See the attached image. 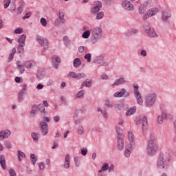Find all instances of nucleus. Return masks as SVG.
I'll return each mask as SVG.
<instances>
[{"label":"nucleus","instance_id":"23","mask_svg":"<svg viewBox=\"0 0 176 176\" xmlns=\"http://www.w3.org/2000/svg\"><path fill=\"white\" fill-rule=\"evenodd\" d=\"M25 67L30 69L31 68H34L35 67V62L34 60H29L25 63Z\"/></svg>","mask_w":176,"mask_h":176},{"label":"nucleus","instance_id":"7","mask_svg":"<svg viewBox=\"0 0 176 176\" xmlns=\"http://www.w3.org/2000/svg\"><path fill=\"white\" fill-rule=\"evenodd\" d=\"M127 140L128 143H126V145H129L131 146H135V136H134V133H133V131H128Z\"/></svg>","mask_w":176,"mask_h":176},{"label":"nucleus","instance_id":"8","mask_svg":"<svg viewBox=\"0 0 176 176\" xmlns=\"http://www.w3.org/2000/svg\"><path fill=\"white\" fill-rule=\"evenodd\" d=\"M144 30L147 34V35H148V36H151V38H157V34H156L155 30H153V28H151L149 25H144Z\"/></svg>","mask_w":176,"mask_h":176},{"label":"nucleus","instance_id":"22","mask_svg":"<svg viewBox=\"0 0 176 176\" xmlns=\"http://www.w3.org/2000/svg\"><path fill=\"white\" fill-rule=\"evenodd\" d=\"M69 162H71V157H69V155H66L65 158V162L63 164V166L65 168H69Z\"/></svg>","mask_w":176,"mask_h":176},{"label":"nucleus","instance_id":"63","mask_svg":"<svg viewBox=\"0 0 176 176\" xmlns=\"http://www.w3.org/2000/svg\"><path fill=\"white\" fill-rule=\"evenodd\" d=\"M54 122H55L56 123L60 122V116H55L54 117Z\"/></svg>","mask_w":176,"mask_h":176},{"label":"nucleus","instance_id":"41","mask_svg":"<svg viewBox=\"0 0 176 176\" xmlns=\"http://www.w3.org/2000/svg\"><path fill=\"white\" fill-rule=\"evenodd\" d=\"M84 58L87 60V63H91V54L88 53L85 54V56H84Z\"/></svg>","mask_w":176,"mask_h":176},{"label":"nucleus","instance_id":"12","mask_svg":"<svg viewBox=\"0 0 176 176\" xmlns=\"http://www.w3.org/2000/svg\"><path fill=\"white\" fill-rule=\"evenodd\" d=\"M130 96V94L129 92L126 91V89L123 88L121 91H117L113 94V97H116V98L119 97H129Z\"/></svg>","mask_w":176,"mask_h":176},{"label":"nucleus","instance_id":"40","mask_svg":"<svg viewBox=\"0 0 176 176\" xmlns=\"http://www.w3.org/2000/svg\"><path fill=\"white\" fill-rule=\"evenodd\" d=\"M24 157H25V155L24 154V153L21 152V151H18V159L19 161L23 160V159H24Z\"/></svg>","mask_w":176,"mask_h":176},{"label":"nucleus","instance_id":"59","mask_svg":"<svg viewBox=\"0 0 176 176\" xmlns=\"http://www.w3.org/2000/svg\"><path fill=\"white\" fill-rule=\"evenodd\" d=\"M5 146L6 149H12V143L7 142L5 143Z\"/></svg>","mask_w":176,"mask_h":176},{"label":"nucleus","instance_id":"32","mask_svg":"<svg viewBox=\"0 0 176 176\" xmlns=\"http://www.w3.org/2000/svg\"><path fill=\"white\" fill-rule=\"evenodd\" d=\"M30 159H31L32 164L33 166H35V163H36V160H38V157H36V155H35L34 154H31Z\"/></svg>","mask_w":176,"mask_h":176},{"label":"nucleus","instance_id":"13","mask_svg":"<svg viewBox=\"0 0 176 176\" xmlns=\"http://www.w3.org/2000/svg\"><path fill=\"white\" fill-rule=\"evenodd\" d=\"M157 12H159V10H157V8L151 9L147 12L146 14L144 15V20H146V19L152 17V16H155V14H157Z\"/></svg>","mask_w":176,"mask_h":176},{"label":"nucleus","instance_id":"15","mask_svg":"<svg viewBox=\"0 0 176 176\" xmlns=\"http://www.w3.org/2000/svg\"><path fill=\"white\" fill-rule=\"evenodd\" d=\"M40 127H41V133L43 134V135H46V134H47V131L49 130V128L47 127V123L41 121L40 122Z\"/></svg>","mask_w":176,"mask_h":176},{"label":"nucleus","instance_id":"4","mask_svg":"<svg viewBox=\"0 0 176 176\" xmlns=\"http://www.w3.org/2000/svg\"><path fill=\"white\" fill-rule=\"evenodd\" d=\"M135 123L139 126H142L143 131L146 129V127L148 126V120H146V117L142 116H140L136 118Z\"/></svg>","mask_w":176,"mask_h":176},{"label":"nucleus","instance_id":"45","mask_svg":"<svg viewBox=\"0 0 176 176\" xmlns=\"http://www.w3.org/2000/svg\"><path fill=\"white\" fill-rule=\"evenodd\" d=\"M3 5L4 9H8V8H9V6L10 5V0H4Z\"/></svg>","mask_w":176,"mask_h":176},{"label":"nucleus","instance_id":"38","mask_svg":"<svg viewBox=\"0 0 176 176\" xmlns=\"http://www.w3.org/2000/svg\"><path fill=\"white\" fill-rule=\"evenodd\" d=\"M146 10V7L145 6V5H140V8H139V13L140 14H142L143 13L145 12V11Z\"/></svg>","mask_w":176,"mask_h":176},{"label":"nucleus","instance_id":"26","mask_svg":"<svg viewBox=\"0 0 176 176\" xmlns=\"http://www.w3.org/2000/svg\"><path fill=\"white\" fill-rule=\"evenodd\" d=\"M25 35L23 34L20 36V38L18 39V43L19 45H25V39H26Z\"/></svg>","mask_w":176,"mask_h":176},{"label":"nucleus","instance_id":"5","mask_svg":"<svg viewBox=\"0 0 176 176\" xmlns=\"http://www.w3.org/2000/svg\"><path fill=\"white\" fill-rule=\"evenodd\" d=\"M155 101H156V94L155 93L148 94L145 98L146 106L148 108H151L155 104Z\"/></svg>","mask_w":176,"mask_h":176},{"label":"nucleus","instance_id":"39","mask_svg":"<svg viewBox=\"0 0 176 176\" xmlns=\"http://www.w3.org/2000/svg\"><path fill=\"white\" fill-rule=\"evenodd\" d=\"M14 54H16V48H13L12 50V52L10 54V56L8 58L9 61H12V60H13V57H14Z\"/></svg>","mask_w":176,"mask_h":176},{"label":"nucleus","instance_id":"28","mask_svg":"<svg viewBox=\"0 0 176 176\" xmlns=\"http://www.w3.org/2000/svg\"><path fill=\"white\" fill-rule=\"evenodd\" d=\"M164 119L166 120H173L174 116L170 113H164Z\"/></svg>","mask_w":176,"mask_h":176},{"label":"nucleus","instance_id":"48","mask_svg":"<svg viewBox=\"0 0 176 176\" xmlns=\"http://www.w3.org/2000/svg\"><path fill=\"white\" fill-rule=\"evenodd\" d=\"M23 96H24V91H21L18 95L19 101H23Z\"/></svg>","mask_w":176,"mask_h":176},{"label":"nucleus","instance_id":"29","mask_svg":"<svg viewBox=\"0 0 176 176\" xmlns=\"http://www.w3.org/2000/svg\"><path fill=\"white\" fill-rule=\"evenodd\" d=\"M38 108H39V106L34 105L32 108V110L30 111V116H35L36 113V111H38Z\"/></svg>","mask_w":176,"mask_h":176},{"label":"nucleus","instance_id":"30","mask_svg":"<svg viewBox=\"0 0 176 176\" xmlns=\"http://www.w3.org/2000/svg\"><path fill=\"white\" fill-rule=\"evenodd\" d=\"M0 164L3 170L6 168V161L5 160V157L1 156L0 157Z\"/></svg>","mask_w":176,"mask_h":176},{"label":"nucleus","instance_id":"33","mask_svg":"<svg viewBox=\"0 0 176 176\" xmlns=\"http://www.w3.org/2000/svg\"><path fill=\"white\" fill-rule=\"evenodd\" d=\"M108 168H109V166L108 165V164L104 163L102 166L101 169L98 170V173H104V171H107Z\"/></svg>","mask_w":176,"mask_h":176},{"label":"nucleus","instance_id":"62","mask_svg":"<svg viewBox=\"0 0 176 176\" xmlns=\"http://www.w3.org/2000/svg\"><path fill=\"white\" fill-rule=\"evenodd\" d=\"M85 47H83V46H80L78 47V52L79 53H85Z\"/></svg>","mask_w":176,"mask_h":176},{"label":"nucleus","instance_id":"60","mask_svg":"<svg viewBox=\"0 0 176 176\" xmlns=\"http://www.w3.org/2000/svg\"><path fill=\"white\" fill-rule=\"evenodd\" d=\"M81 155L82 156H86L87 155V148H82L81 149Z\"/></svg>","mask_w":176,"mask_h":176},{"label":"nucleus","instance_id":"50","mask_svg":"<svg viewBox=\"0 0 176 176\" xmlns=\"http://www.w3.org/2000/svg\"><path fill=\"white\" fill-rule=\"evenodd\" d=\"M77 74L74 72H70L68 74V76H69L70 78H77Z\"/></svg>","mask_w":176,"mask_h":176},{"label":"nucleus","instance_id":"57","mask_svg":"<svg viewBox=\"0 0 176 176\" xmlns=\"http://www.w3.org/2000/svg\"><path fill=\"white\" fill-rule=\"evenodd\" d=\"M122 108H123V104L120 103V104H116V109L117 111H120V109H122Z\"/></svg>","mask_w":176,"mask_h":176},{"label":"nucleus","instance_id":"10","mask_svg":"<svg viewBox=\"0 0 176 176\" xmlns=\"http://www.w3.org/2000/svg\"><path fill=\"white\" fill-rule=\"evenodd\" d=\"M36 41L38 43H39V45H41L44 47V49H47L49 42L47 41L46 38H43L41 36H37Z\"/></svg>","mask_w":176,"mask_h":176},{"label":"nucleus","instance_id":"17","mask_svg":"<svg viewBox=\"0 0 176 176\" xmlns=\"http://www.w3.org/2000/svg\"><path fill=\"white\" fill-rule=\"evenodd\" d=\"M10 134H12V132L10 130H5V131H1L0 132V141H3L5 138H8Z\"/></svg>","mask_w":176,"mask_h":176},{"label":"nucleus","instance_id":"2","mask_svg":"<svg viewBox=\"0 0 176 176\" xmlns=\"http://www.w3.org/2000/svg\"><path fill=\"white\" fill-rule=\"evenodd\" d=\"M155 136L151 135L147 145V153L148 155H155L157 152V145L155 142Z\"/></svg>","mask_w":176,"mask_h":176},{"label":"nucleus","instance_id":"42","mask_svg":"<svg viewBox=\"0 0 176 176\" xmlns=\"http://www.w3.org/2000/svg\"><path fill=\"white\" fill-rule=\"evenodd\" d=\"M38 134H36V133H32V138L34 142H38Z\"/></svg>","mask_w":176,"mask_h":176},{"label":"nucleus","instance_id":"24","mask_svg":"<svg viewBox=\"0 0 176 176\" xmlns=\"http://www.w3.org/2000/svg\"><path fill=\"white\" fill-rule=\"evenodd\" d=\"M16 66L17 69H19L20 74H23L24 71L25 69H24V66L23 65V63H21V61L19 60L16 62Z\"/></svg>","mask_w":176,"mask_h":176},{"label":"nucleus","instance_id":"47","mask_svg":"<svg viewBox=\"0 0 176 176\" xmlns=\"http://www.w3.org/2000/svg\"><path fill=\"white\" fill-rule=\"evenodd\" d=\"M18 52L21 54L24 53V45H19Z\"/></svg>","mask_w":176,"mask_h":176},{"label":"nucleus","instance_id":"31","mask_svg":"<svg viewBox=\"0 0 176 176\" xmlns=\"http://www.w3.org/2000/svg\"><path fill=\"white\" fill-rule=\"evenodd\" d=\"M38 166L39 167V173L40 174H43V170H45V164L43 162H40L38 164Z\"/></svg>","mask_w":176,"mask_h":176},{"label":"nucleus","instance_id":"36","mask_svg":"<svg viewBox=\"0 0 176 176\" xmlns=\"http://www.w3.org/2000/svg\"><path fill=\"white\" fill-rule=\"evenodd\" d=\"M82 64V61L80 60V58H77L74 60L73 65L74 67H79Z\"/></svg>","mask_w":176,"mask_h":176},{"label":"nucleus","instance_id":"27","mask_svg":"<svg viewBox=\"0 0 176 176\" xmlns=\"http://www.w3.org/2000/svg\"><path fill=\"white\" fill-rule=\"evenodd\" d=\"M123 83H126V80H124V78H120V79L116 80L112 86H119V85H122Z\"/></svg>","mask_w":176,"mask_h":176},{"label":"nucleus","instance_id":"6","mask_svg":"<svg viewBox=\"0 0 176 176\" xmlns=\"http://www.w3.org/2000/svg\"><path fill=\"white\" fill-rule=\"evenodd\" d=\"M135 97L136 98V101L139 105H142L144 104V100L142 99V96L138 91V86L137 85H133Z\"/></svg>","mask_w":176,"mask_h":176},{"label":"nucleus","instance_id":"11","mask_svg":"<svg viewBox=\"0 0 176 176\" xmlns=\"http://www.w3.org/2000/svg\"><path fill=\"white\" fill-rule=\"evenodd\" d=\"M113 107V103H106L104 104V111H102L101 108L98 109V112H101V113L103 115L104 118H107L108 114L107 113V108H112ZM106 110V111H105Z\"/></svg>","mask_w":176,"mask_h":176},{"label":"nucleus","instance_id":"3","mask_svg":"<svg viewBox=\"0 0 176 176\" xmlns=\"http://www.w3.org/2000/svg\"><path fill=\"white\" fill-rule=\"evenodd\" d=\"M102 36V29L100 27H96L93 29L91 36V42L92 43H97Z\"/></svg>","mask_w":176,"mask_h":176},{"label":"nucleus","instance_id":"56","mask_svg":"<svg viewBox=\"0 0 176 176\" xmlns=\"http://www.w3.org/2000/svg\"><path fill=\"white\" fill-rule=\"evenodd\" d=\"M85 86H86V87H90L91 86V85L90 84L89 82H82V84L81 85V89H83V87H85Z\"/></svg>","mask_w":176,"mask_h":176},{"label":"nucleus","instance_id":"20","mask_svg":"<svg viewBox=\"0 0 176 176\" xmlns=\"http://www.w3.org/2000/svg\"><path fill=\"white\" fill-rule=\"evenodd\" d=\"M171 17V12L170 10H165L162 12V20L163 21H167L168 19Z\"/></svg>","mask_w":176,"mask_h":176},{"label":"nucleus","instance_id":"19","mask_svg":"<svg viewBox=\"0 0 176 176\" xmlns=\"http://www.w3.org/2000/svg\"><path fill=\"white\" fill-rule=\"evenodd\" d=\"M60 63H61V60L60 59V58L57 56H54L52 57V64L54 65V68H55V69H57V68H58V64H60Z\"/></svg>","mask_w":176,"mask_h":176},{"label":"nucleus","instance_id":"18","mask_svg":"<svg viewBox=\"0 0 176 176\" xmlns=\"http://www.w3.org/2000/svg\"><path fill=\"white\" fill-rule=\"evenodd\" d=\"M117 148L119 151H123L124 148V140L120 137H118Z\"/></svg>","mask_w":176,"mask_h":176},{"label":"nucleus","instance_id":"43","mask_svg":"<svg viewBox=\"0 0 176 176\" xmlns=\"http://www.w3.org/2000/svg\"><path fill=\"white\" fill-rule=\"evenodd\" d=\"M40 23L41 25H43V27H46V25H47V21L45 18H41L40 20Z\"/></svg>","mask_w":176,"mask_h":176},{"label":"nucleus","instance_id":"14","mask_svg":"<svg viewBox=\"0 0 176 176\" xmlns=\"http://www.w3.org/2000/svg\"><path fill=\"white\" fill-rule=\"evenodd\" d=\"M102 4L100 1L95 2L94 6L91 8V13L94 14H97L100 12V8H102Z\"/></svg>","mask_w":176,"mask_h":176},{"label":"nucleus","instance_id":"49","mask_svg":"<svg viewBox=\"0 0 176 176\" xmlns=\"http://www.w3.org/2000/svg\"><path fill=\"white\" fill-rule=\"evenodd\" d=\"M83 96H85V91L81 90L77 94L76 97L77 98H81V97H83Z\"/></svg>","mask_w":176,"mask_h":176},{"label":"nucleus","instance_id":"1","mask_svg":"<svg viewBox=\"0 0 176 176\" xmlns=\"http://www.w3.org/2000/svg\"><path fill=\"white\" fill-rule=\"evenodd\" d=\"M170 159H171V156L167 153L160 154L157 161V167L167 168L170 166Z\"/></svg>","mask_w":176,"mask_h":176},{"label":"nucleus","instance_id":"25","mask_svg":"<svg viewBox=\"0 0 176 176\" xmlns=\"http://www.w3.org/2000/svg\"><path fill=\"white\" fill-rule=\"evenodd\" d=\"M137 32H138L137 29H131L126 32L125 35L126 36H131L132 35L137 34Z\"/></svg>","mask_w":176,"mask_h":176},{"label":"nucleus","instance_id":"54","mask_svg":"<svg viewBox=\"0 0 176 176\" xmlns=\"http://www.w3.org/2000/svg\"><path fill=\"white\" fill-rule=\"evenodd\" d=\"M63 42L65 45H69L71 41H69V38H68V37L65 36L63 37Z\"/></svg>","mask_w":176,"mask_h":176},{"label":"nucleus","instance_id":"46","mask_svg":"<svg viewBox=\"0 0 176 176\" xmlns=\"http://www.w3.org/2000/svg\"><path fill=\"white\" fill-rule=\"evenodd\" d=\"M64 12H59V19H60V22L62 23H64Z\"/></svg>","mask_w":176,"mask_h":176},{"label":"nucleus","instance_id":"52","mask_svg":"<svg viewBox=\"0 0 176 176\" xmlns=\"http://www.w3.org/2000/svg\"><path fill=\"white\" fill-rule=\"evenodd\" d=\"M24 30L22 28H17L14 30V34H23Z\"/></svg>","mask_w":176,"mask_h":176},{"label":"nucleus","instance_id":"58","mask_svg":"<svg viewBox=\"0 0 176 176\" xmlns=\"http://www.w3.org/2000/svg\"><path fill=\"white\" fill-rule=\"evenodd\" d=\"M38 109H39L40 112H41V113L42 112H45V106H43V104H38Z\"/></svg>","mask_w":176,"mask_h":176},{"label":"nucleus","instance_id":"34","mask_svg":"<svg viewBox=\"0 0 176 176\" xmlns=\"http://www.w3.org/2000/svg\"><path fill=\"white\" fill-rule=\"evenodd\" d=\"M77 133H78V134H79V135H82V134H84L85 127H83V126H82V125L78 126V129H77Z\"/></svg>","mask_w":176,"mask_h":176},{"label":"nucleus","instance_id":"51","mask_svg":"<svg viewBox=\"0 0 176 176\" xmlns=\"http://www.w3.org/2000/svg\"><path fill=\"white\" fill-rule=\"evenodd\" d=\"M116 130L117 134H118V135H122V134H123V130L122 128L116 127Z\"/></svg>","mask_w":176,"mask_h":176},{"label":"nucleus","instance_id":"53","mask_svg":"<svg viewBox=\"0 0 176 176\" xmlns=\"http://www.w3.org/2000/svg\"><path fill=\"white\" fill-rule=\"evenodd\" d=\"M96 61L98 64H102V63L104 62V56H98Z\"/></svg>","mask_w":176,"mask_h":176},{"label":"nucleus","instance_id":"37","mask_svg":"<svg viewBox=\"0 0 176 176\" xmlns=\"http://www.w3.org/2000/svg\"><path fill=\"white\" fill-rule=\"evenodd\" d=\"M90 34H91L90 31L87 30L82 33V38H83L84 39H87L89 36H90Z\"/></svg>","mask_w":176,"mask_h":176},{"label":"nucleus","instance_id":"64","mask_svg":"<svg viewBox=\"0 0 176 176\" xmlns=\"http://www.w3.org/2000/svg\"><path fill=\"white\" fill-rule=\"evenodd\" d=\"M9 173L10 176H16V172L14 171V170H10Z\"/></svg>","mask_w":176,"mask_h":176},{"label":"nucleus","instance_id":"21","mask_svg":"<svg viewBox=\"0 0 176 176\" xmlns=\"http://www.w3.org/2000/svg\"><path fill=\"white\" fill-rule=\"evenodd\" d=\"M135 111H137V107H130L126 110L125 116H131V115H134V113H135Z\"/></svg>","mask_w":176,"mask_h":176},{"label":"nucleus","instance_id":"16","mask_svg":"<svg viewBox=\"0 0 176 176\" xmlns=\"http://www.w3.org/2000/svg\"><path fill=\"white\" fill-rule=\"evenodd\" d=\"M134 148V146H130L129 144H126L125 146V151L124 153V155L125 157H130V155L133 152V149Z\"/></svg>","mask_w":176,"mask_h":176},{"label":"nucleus","instance_id":"44","mask_svg":"<svg viewBox=\"0 0 176 176\" xmlns=\"http://www.w3.org/2000/svg\"><path fill=\"white\" fill-rule=\"evenodd\" d=\"M85 78H86V74H85L84 73L77 74L76 79H83Z\"/></svg>","mask_w":176,"mask_h":176},{"label":"nucleus","instance_id":"35","mask_svg":"<svg viewBox=\"0 0 176 176\" xmlns=\"http://www.w3.org/2000/svg\"><path fill=\"white\" fill-rule=\"evenodd\" d=\"M164 114L162 113L157 118V123H159V124H163V120H164Z\"/></svg>","mask_w":176,"mask_h":176},{"label":"nucleus","instance_id":"9","mask_svg":"<svg viewBox=\"0 0 176 176\" xmlns=\"http://www.w3.org/2000/svg\"><path fill=\"white\" fill-rule=\"evenodd\" d=\"M122 5L123 9L125 10H128L129 12H133V10H134V6L133 3H131V2L127 0L124 1Z\"/></svg>","mask_w":176,"mask_h":176},{"label":"nucleus","instance_id":"61","mask_svg":"<svg viewBox=\"0 0 176 176\" xmlns=\"http://www.w3.org/2000/svg\"><path fill=\"white\" fill-rule=\"evenodd\" d=\"M30 17H31V12H28L23 16V19L25 20V19H30Z\"/></svg>","mask_w":176,"mask_h":176},{"label":"nucleus","instance_id":"55","mask_svg":"<svg viewBox=\"0 0 176 176\" xmlns=\"http://www.w3.org/2000/svg\"><path fill=\"white\" fill-rule=\"evenodd\" d=\"M103 17H104V12H99L96 16L97 20H101V19H102Z\"/></svg>","mask_w":176,"mask_h":176}]
</instances>
